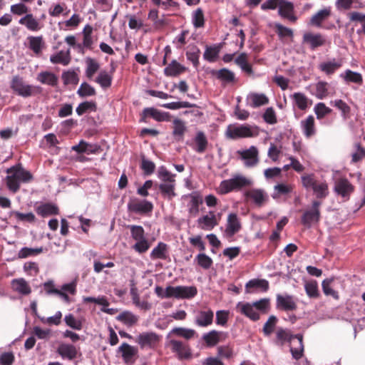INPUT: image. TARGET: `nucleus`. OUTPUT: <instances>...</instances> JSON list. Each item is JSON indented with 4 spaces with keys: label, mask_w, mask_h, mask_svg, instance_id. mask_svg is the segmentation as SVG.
<instances>
[{
    "label": "nucleus",
    "mask_w": 365,
    "mask_h": 365,
    "mask_svg": "<svg viewBox=\"0 0 365 365\" xmlns=\"http://www.w3.org/2000/svg\"><path fill=\"white\" fill-rule=\"evenodd\" d=\"M6 184L9 189L13 192H16L20 187V184L27 183L32 180V175L26 170L21 165H14L6 170Z\"/></svg>",
    "instance_id": "f257e3e1"
},
{
    "label": "nucleus",
    "mask_w": 365,
    "mask_h": 365,
    "mask_svg": "<svg viewBox=\"0 0 365 365\" xmlns=\"http://www.w3.org/2000/svg\"><path fill=\"white\" fill-rule=\"evenodd\" d=\"M258 134L257 127L249 124H231L227 127L225 131L226 137L232 140L253 138L257 136Z\"/></svg>",
    "instance_id": "f03ea898"
},
{
    "label": "nucleus",
    "mask_w": 365,
    "mask_h": 365,
    "mask_svg": "<svg viewBox=\"0 0 365 365\" xmlns=\"http://www.w3.org/2000/svg\"><path fill=\"white\" fill-rule=\"evenodd\" d=\"M251 180L242 175H235L232 178L222 181L218 187L221 194H227L232 190H239L252 185Z\"/></svg>",
    "instance_id": "7ed1b4c3"
},
{
    "label": "nucleus",
    "mask_w": 365,
    "mask_h": 365,
    "mask_svg": "<svg viewBox=\"0 0 365 365\" xmlns=\"http://www.w3.org/2000/svg\"><path fill=\"white\" fill-rule=\"evenodd\" d=\"M303 186L307 189H312L318 198H324L327 196L328 185L325 182H319L314 179L313 175H307L302 177Z\"/></svg>",
    "instance_id": "20e7f679"
},
{
    "label": "nucleus",
    "mask_w": 365,
    "mask_h": 365,
    "mask_svg": "<svg viewBox=\"0 0 365 365\" xmlns=\"http://www.w3.org/2000/svg\"><path fill=\"white\" fill-rule=\"evenodd\" d=\"M197 293L195 286H168L167 295L176 299H191Z\"/></svg>",
    "instance_id": "39448f33"
},
{
    "label": "nucleus",
    "mask_w": 365,
    "mask_h": 365,
    "mask_svg": "<svg viewBox=\"0 0 365 365\" xmlns=\"http://www.w3.org/2000/svg\"><path fill=\"white\" fill-rule=\"evenodd\" d=\"M237 153L246 168H253L259 163V150L256 146L252 145L247 149L238 150Z\"/></svg>",
    "instance_id": "423d86ee"
},
{
    "label": "nucleus",
    "mask_w": 365,
    "mask_h": 365,
    "mask_svg": "<svg viewBox=\"0 0 365 365\" xmlns=\"http://www.w3.org/2000/svg\"><path fill=\"white\" fill-rule=\"evenodd\" d=\"M321 202L317 200L313 201L312 207L304 211L302 216V223L307 227H310L313 224L317 223L320 219L319 207Z\"/></svg>",
    "instance_id": "0eeeda50"
},
{
    "label": "nucleus",
    "mask_w": 365,
    "mask_h": 365,
    "mask_svg": "<svg viewBox=\"0 0 365 365\" xmlns=\"http://www.w3.org/2000/svg\"><path fill=\"white\" fill-rule=\"evenodd\" d=\"M160 340V336L153 331L140 333L135 338V342L139 344L141 349H154L157 346Z\"/></svg>",
    "instance_id": "6e6552de"
},
{
    "label": "nucleus",
    "mask_w": 365,
    "mask_h": 365,
    "mask_svg": "<svg viewBox=\"0 0 365 365\" xmlns=\"http://www.w3.org/2000/svg\"><path fill=\"white\" fill-rule=\"evenodd\" d=\"M11 88L19 96L24 98L31 96L34 93V88L29 84H26L22 78L19 76L13 77L11 82Z\"/></svg>",
    "instance_id": "1a4fd4ad"
},
{
    "label": "nucleus",
    "mask_w": 365,
    "mask_h": 365,
    "mask_svg": "<svg viewBox=\"0 0 365 365\" xmlns=\"http://www.w3.org/2000/svg\"><path fill=\"white\" fill-rule=\"evenodd\" d=\"M214 312L210 308H204L195 312V323L200 327H207L213 322Z\"/></svg>",
    "instance_id": "9d476101"
},
{
    "label": "nucleus",
    "mask_w": 365,
    "mask_h": 365,
    "mask_svg": "<svg viewBox=\"0 0 365 365\" xmlns=\"http://www.w3.org/2000/svg\"><path fill=\"white\" fill-rule=\"evenodd\" d=\"M241 223L239 217L235 213H230L227 216L225 235L230 238L241 230Z\"/></svg>",
    "instance_id": "9b49d317"
},
{
    "label": "nucleus",
    "mask_w": 365,
    "mask_h": 365,
    "mask_svg": "<svg viewBox=\"0 0 365 365\" xmlns=\"http://www.w3.org/2000/svg\"><path fill=\"white\" fill-rule=\"evenodd\" d=\"M278 14L284 19H287L291 22H296L297 17L294 15V4L287 0H282L278 9Z\"/></svg>",
    "instance_id": "f8f14e48"
},
{
    "label": "nucleus",
    "mask_w": 365,
    "mask_h": 365,
    "mask_svg": "<svg viewBox=\"0 0 365 365\" xmlns=\"http://www.w3.org/2000/svg\"><path fill=\"white\" fill-rule=\"evenodd\" d=\"M128 210L136 214H145L152 211L153 205L146 200H132L128 203Z\"/></svg>",
    "instance_id": "ddd939ff"
},
{
    "label": "nucleus",
    "mask_w": 365,
    "mask_h": 365,
    "mask_svg": "<svg viewBox=\"0 0 365 365\" xmlns=\"http://www.w3.org/2000/svg\"><path fill=\"white\" fill-rule=\"evenodd\" d=\"M277 308L284 311H294L297 309V304L291 295L277 294L276 299Z\"/></svg>",
    "instance_id": "4468645a"
},
{
    "label": "nucleus",
    "mask_w": 365,
    "mask_h": 365,
    "mask_svg": "<svg viewBox=\"0 0 365 365\" xmlns=\"http://www.w3.org/2000/svg\"><path fill=\"white\" fill-rule=\"evenodd\" d=\"M19 24L24 26L31 31H38L43 28V24L32 14H26L19 20Z\"/></svg>",
    "instance_id": "2eb2a0df"
},
{
    "label": "nucleus",
    "mask_w": 365,
    "mask_h": 365,
    "mask_svg": "<svg viewBox=\"0 0 365 365\" xmlns=\"http://www.w3.org/2000/svg\"><path fill=\"white\" fill-rule=\"evenodd\" d=\"M197 222L199 227L204 230H212L218 225V220L212 211H210L207 215L198 218Z\"/></svg>",
    "instance_id": "dca6fc26"
},
{
    "label": "nucleus",
    "mask_w": 365,
    "mask_h": 365,
    "mask_svg": "<svg viewBox=\"0 0 365 365\" xmlns=\"http://www.w3.org/2000/svg\"><path fill=\"white\" fill-rule=\"evenodd\" d=\"M246 197L259 207L262 206L269 199L268 195L262 189H252L246 192Z\"/></svg>",
    "instance_id": "f3484780"
},
{
    "label": "nucleus",
    "mask_w": 365,
    "mask_h": 365,
    "mask_svg": "<svg viewBox=\"0 0 365 365\" xmlns=\"http://www.w3.org/2000/svg\"><path fill=\"white\" fill-rule=\"evenodd\" d=\"M28 47L34 53L39 56L45 48V42L42 36H30L27 37Z\"/></svg>",
    "instance_id": "a211bd4d"
},
{
    "label": "nucleus",
    "mask_w": 365,
    "mask_h": 365,
    "mask_svg": "<svg viewBox=\"0 0 365 365\" xmlns=\"http://www.w3.org/2000/svg\"><path fill=\"white\" fill-rule=\"evenodd\" d=\"M303 43L309 44L311 49L314 50L325 43V38L320 34L308 32L303 35Z\"/></svg>",
    "instance_id": "6ab92c4d"
},
{
    "label": "nucleus",
    "mask_w": 365,
    "mask_h": 365,
    "mask_svg": "<svg viewBox=\"0 0 365 365\" xmlns=\"http://www.w3.org/2000/svg\"><path fill=\"white\" fill-rule=\"evenodd\" d=\"M185 197L190 199L187 205L188 212L190 216L195 217L199 212L200 205L202 203L201 195L198 192H193L188 195H185Z\"/></svg>",
    "instance_id": "aec40b11"
},
{
    "label": "nucleus",
    "mask_w": 365,
    "mask_h": 365,
    "mask_svg": "<svg viewBox=\"0 0 365 365\" xmlns=\"http://www.w3.org/2000/svg\"><path fill=\"white\" fill-rule=\"evenodd\" d=\"M57 353L63 358L73 360L76 358L78 351L76 347L71 344L61 343L57 349Z\"/></svg>",
    "instance_id": "412c9836"
},
{
    "label": "nucleus",
    "mask_w": 365,
    "mask_h": 365,
    "mask_svg": "<svg viewBox=\"0 0 365 365\" xmlns=\"http://www.w3.org/2000/svg\"><path fill=\"white\" fill-rule=\"evenodd\" d=\"M118 351L122 354V357L127 364L133 363V358L138 354V349L127 343H123L118 347Z\"/></svg>",
    "instance_id": "4be33fe9"
},
{
    "label": "nucleus",
    "mask_w": 365,
    "mask_h": 365,
    "mask_svg": "<svg viewBox=\"0 0 365 365\" xmlns=\"http://www.w3.org/2000/svg\"><path fill=\"white\" fill-rule=\"evenodd\" d=\"M71 150L81 154H95L98 152L100 147L97 145L90 144L84 140H81L78 145L71 147Z\"/></svg>",
    "instance_id": "5701e85b"
},
{
    "label": "nucleus",
    "mask_w": 365,
    "mask_h": 365,
    "mask_svg": "<svg viewBox=\"0 0 365 365\" xmlns=\"http://www.w3.org/2000/svg\"><path fill=\"white\" fill-rule=\"evenodd\" d=\"M170 345L173 352H176L180 359H188L191 356L189 348L182 342L172 339L170 341Z\"/></svg>",
    "instance_id": "b1692460"
},
{
    "label": "nucleus",
    "mask_w": 365,
    "mask_h": 365,
    "mask_svg": "<svg viewBox=\"0 0 365 365\" xmlns=\"http://www.w3.org/2000/svg\"><path fill=\"white\" fill-rule=\"evenodd\" d=\"M354 187L348 180L340 178L335 182L334 190L342 197H347L353 191Z\"/></svg>",
    "instance_id": "393cba45"
},
{
    "label": "nucleus",
    "mask_w": 365,
    "mask_h": 365,
    "mask_svg": "<svg viewBox=\"0 0 365 365\" xmlns=\"http://www.w3.org/2000/svg\"><path fill=\"white\" fill-rule=\"evenodd\" d=\"M331 13L330 7L324 8L312 16L309 24L312 26L320 27L322 22L331 16Z\"/></svg>",
    "instance_id": "a878e982"
},
{
    "label": "nucleus",
    "mask_w": 365,
    "mask_h": 365,
    "mask_svg": "<svg viewBox=\"0 0 365 365\" xmlns=\"http://www.w3.org/2000/svg\"><path fill=\"white\" fill-rule=\"evenodd\" d=\"M303 134L307 138H311L316 133L314 118L313 115H309L306 119L300 123Z\"/></svg>",
    "instance_id": "bb28decb"
},
{
    "label": "nucleus",
    "mask_w": 365,
    "mask_h": 365,
    "mask_svg": "<svg viewBox=\"0 0 365 365\" xmlns=\"http://www.w3.org/2000/svg\"><path fill=\"white\" fill-rule=\"evenodd\" d=\"M12 289L23 295H28L31 292V288L29 283L24 279H14L11 281Z\"/></svg>",
    "instance_id": "cd10ccee"
},
{
    "label": "nucleus",
    "mask_w": 365,
    "mask_h": 365,
    "mask_svg": "<svg viewBox=\"0 0 365 365\" xmlns=\"http://www.w3.org/2000/svg\"><path fill=\"white\" fill-rule=\"evenodd\" d=\"M237 307L240 309L241 313L245 314L246 317H249L253 321H257L259 319V314L257 312L254 305L250 303H241L239 302L237 305Z\"/></svg>",
    "instance_id": "c85d7f7f"
},
{
    "label": "nucleus",
    "mask_w": 365,
    "mask_h": 365,
    "mask_svg": "<svg viewBox=\"0 0 365 365\" xmlns=\"http://www.w3.org/2000/svg\"><path fill=\"white\" fill-rule=\"evenodd\" d=\"M151 117L157 121H163L165 117L163 113L154 108H146L143 110L140 122L147 123V118Z\"/></svg>",
    "instance_id": "c756f323"
},
{
    "label": "nucleus",
    "mask_w": 365,
    "mask_h": 365,
    "mask_svg": "<svg viewBox=\"0 0 365 365\" xmlns=\"http://www.w3.org/2000/svg\"><path fill=\"white\" fill-rule=\"evenodd\" d=\"M303 337L302 334L294 335V343L291 344V353L294 359H299L304 351Z\"/></svg>",
    "instance_id": "7c9ffc66"
},
{
    "label": "nucleus",
    "mask_w": 365,
    "mask_h": 365,
    "mask_svg": "<svg viewBox=\"0 0 365 365\" xmlns=\"http://www.w3.org/2000/svg\"><path fill=\"white\" fill-rule=\"evenodd\" d=\"M36 211L38 215L46 217L50 215H57L58 213V208L52 203H43L36 207Z\"/></svg>",
    "instance_id": "2f4dec72"
},
{
    "label": "nucleus",
    "mask_w": 365,
    "mask_h": 365,
    "mask_svg": "<svg viewBox=\"0 0 365 365\" xmlns=\"http://www.w3.org/2000/svg\"><path fill=\"white\" fill-rule=\"evenodd\" d=\"M250 106L252 108L259 107L266 105L269 102L268 98L263 93H252L247 96Z\"/></svg>",
    "instance_id": "473e14b6"
},
{
    "label": "nucleus",
    "mask_w": 365,
    "mask_h": 365,
    "mask_svg": "<svg viewBox=\"0 0 365 365\" xmlns=\"http://www.w3.org/2000/svg\"><path fill=\"white\" fill-rule=\"evenodd\" d=\"M291 97L294 101V106L297 107L301 110H305L310 104L308 98L302 93H294Z\"/></svg>",
    "instance_id": "72a5a7b5"
},
{
    "label": "nucleus",
    "mask_w": 365,
    "mask_h": 365,
    "mask_svg": "<svg viewBox=\"0 0 365 365\" xmlns=\"http://www.w3.org/2000/svg\"><path fill=\"white\" fill-rule=\"evenodd\" d=\"M212 73L217 78L225 83H232L235 81V73L227 68L213 71Z\"/></svg>",
    "instance_id": "f704fd0d"
},
{
    "label": "nucleus",
    "mask_w": 365,
    "mask_h": 365,
    "mask_svg": "<svg viewBox=\"0 0 365 365\" xmlns=\"http://www.w3.org/2000/svg\"><path fill=\"white\" fill-rule=\"evenodd\" d=\"M340 77L342 78L346 83H354L359 85L363 83L361 74L349 69L346 70L344 73H341Z\"/></svg>",
    "instance_id": "c9c22d12"
},
{
    "label": "nucleus",
    "mask_w": 365,
    "mask_h": 365,
    "mask_svg": "<svg viewBox=\"0 0 365 365\" xmlns=\"http://www.w3.org/2000/svg\"><path fill=\"white\" fill-rule=\"evenodd\" d=\"M235 63L247 74H252V66L248 62V56L245 53H240L235 60Z\"/></svg>",
    "instance_id": "e433bc0d"
},
{
    "label": "nucleus",
    "mask_w": 365,
    "mask_h": 365,
    "mask_svg": "<svg viewBox=\"0 0 365 365\" xmlns=\"http://www.w3.org/2000/svg\"><path fill=\"white\" fill-rule=\"evenodd\" d=\"M223 334L222 331L212 330L202 336V339L209 346H215L220 341V336Z\"/></svg>",
    "instance_id": "4c0bfd02"
},
{
    "label": "nucleus",
    "mask_w": 365,
    "mask_h": 365,
    "mask_svg": "<svg viewBox=\"0 0 365 365\" xmlns=\"http://www.w3.org/2000/svg\"><path fill=\"white\" fill-rule=\"evenodd\" d=\"M50 61L53 63H61L66 66L71 61L70 51H60L56 54L51 56Z\"/></svg>",
    "instance_id": "58836bf2"
},
{
    "label": "nucleus",
    "mask_w": 365,
    "mask_h": 365,
    "mask_svg": "<svg viewBox=\"0 0 365 365\" xmlns=\"http://www.w3.org/2000/svg\"><path fill=\"white\" fill-rule=\"evenodd\" d=\"M185 68L173 60L165 69L164 73L168 76H175L182 73Z\"/></svg>",
    "instance_id": "ea45409f"
},
{
    "label": "nucleus",
    "mask_w": 365,
    "mask_h": 365,
    "mask_svg": "<svg viewBox=\"0 0 365 365\" xmlns=\"http://www.w3.org/2000/svg\"><path fill=\"white\" fill-rule=\"evenodd\" d=\"M245 288L247 292H251V288L259 289L266 292L269 288V282L266 279H252L246 284Z\"/></svg>",
    "instance_id": "a19ab883"
},
{
    "label": "nucleus",
    "mask_w": 365,
    "mask_h": 365,
    "mask_svg": "<svg viewBox=\"0 0 365 365\" xmlns=\"http://www.w3.org/2000/svg\"><path fill=\"white\" fill-rule=\"evenodd\" d=\"M116 319L129 327L135 324L138 321V317L130 312H122L116 317Z\"/></svg>",
    "instance_id": "79ce46f5"
},
{
    "label": "nucleus",
    "mask_w": 365,
    "mask_h": 365,
    "mask_svg": "<svg viewBox=\"0 0 365 365\" xmlns=\"http://www.w3.org/2000/svg\"><path fill=\"white\" fill-rule=\"evenodd\" d=\"M277 341L276 343L279 345H283L286 341H289L291 344L294 343V336L290 335L287 329H279L276 333Z\"/></svg>",
    "instance_id": "37998d69"
},
{
    "label": "nucleus",
    "mask_w": 365,
    "mask_h": 365,
    "mask_svg": "<svg viewBox=\"0 0 365 365\" xmlns=\"http://www.w3.org/2000/svg\"><path fill=\"white\" fill-rule=\"evenodd\" d=\"M37 80L43 84L54 86L57 84L58 78L51 72H41L38 75Z\"/></svg>",
    "instance_id": "c03bdc74"
},
{
    "label": "nucleus",
    "mask_w": 365,
    "mask_h": 365,
    "mask_svg": "<svg viewBox=\"0 0 365 365\" xmlns=\"http://www.w3.org/2000/svg\"><path fill=\"white\" fill-rule=\"evenodd\" d=\"M341 63L340 62L333 60L320 63L319 68L326 74L330 75L334 73L336 70L341 67Z\"/></svg>",
    "instance_id": "a18cd8bd"
},
{
    "label": "nucleus",
    "mask_w": 365,
    "mask_h": 365,
    "mask_svg": "<svg viewBox=\"0 0 365 365\" xmlns=\"http://www.w3.org/2000/svg\"><path fill=\"white\" fill-rule=\"evenodd\" d=\"M173 134L178 140L182 139L185 132L187 130L185 123L184 121L180 119H175L173 122Z\"/></svg>",
    "instance_id": "49530a36"
},
{
    "label": "nucleus",
    "mask_w": 365,
    "mask_h": 365,
    "mask_svg": "<svg viewBox=\"0 0 365 365\" xmlns=\"http://www.w3.org/2000/svg\"><path fill=\"white\" fill-rule=\"evenodd\" d=\"M175 182H162L159 185V189L160 190L163 195L171 200L175 196Z\"/></svg>",
    "instance_id": "de8ad7c7"
},
{
    "label": "nucleus",
    "mask_w": 365,
    "mask_h": 365,
    "mask_svg": "<svg viewBox=\"0 0 365 365\" xmlns=\"http://www.w3.org/2000/svg\"><path fill=\"white\" fill-rule=\"evenodd\" d=\"M167 253V245L163 242H159L158 245L153 248L150 253V257L153 259H166Z\"/></svg>",
    "instance_id": "09e8293b"
},
{
    "label": "nucleus",
    "mask_w": 365,
    "mask_h": 365,
    "mask_svg": "<svg viewBox=\"0 0 365 365\" xmlns=\"http://www.w3.org/2000/svg\"><path fill=\"white\" fill-rule=\"evenodd\" d=\"M195 142L196 144L195 150L197 153H202L206 150L207 145V140L203 132L199 131L197 133L195 138Z\"/></svg>",
    "instance_id": "8fccbe9b"
},
{
    "label": "nucleus",
    "mask_w": 365,
    "mask_h": 365,
    "mask_svg": "<svg viewBox=\"0 0 365 365\" xmlns=\"http://www.w3.org/2000/svg\"><path fill=\"white\" fill-rule=\"evenodd\" d=\"M130 294L133 300V304L140 307V309L148 310L150 309V304L146 302L140 300V296L138 292V289H130Z\"/></svg>",
    "instance_id": "3c124183"
},
{
    "label": "nucleus",
    "mask_w": 365,
    "mask_h": 365,
    "mask_svg": "<svg viewBox=\"0 0 365 365\" xmlns=\"http://www.w3.org/2000/svg\"><path fill=\"white\" fill-rule=\"evenodd\" d=\"M43 252L42 247L31 248L23 247L18 252V257L19 259H24L31 256H36Z\"/></svg>",
    "instance_id": "603ef678"
},
{
    "label": "nucleus",
    "mask_w": 365,
    "mask_h": 365,
    "mask_svg": "<svg viewBox=\"0 0 365 365\" xmlns=\"http://www.w3.org/2000/svg\"><path fill=\"white\" fill-rule=\"evenodd\" d=\"M195 334V330L183 327L173 328L170 332V334H175L178 336L183 337L186 339H190L192 338Z\"/></svg>",
    "instance_id": "864d4df0"
},
{
    "label": "nucleus",
    "mask_w": 365,
    "mask_h": 365,
    "mask_svg": "<svg viewBox=\"0 0 365 365\" xmlns=\"http://www.w3.org/2000/svg\"><path fill=\"white\" fill-rule=\"evenodd\" d=\"M304 289L307 294L310 298H317L319 295L318 284L315 280H311L305 283Z\"/></svg>",
    "instance_id": "5fc2aeb1"
},
{
    "label": "nucleus",
    "mask_w": 365,
    "mask_h": 365,
    "mask_svg": "<svg viewBox=\"0 0 365 365\" xmlns=\"http://www.w3.org/2000/svg\"><path fill=\"white\" fill-rule=\"evenodd\" d=\"M96 81L100 84L102 88H106L110 87L111 85L112 76L107 71H101Z\"/></svg>",
    "instance_id": "6e6d98bb"
},
{
    "label": "nucleus",
    "mask_w": 365,
    "mask_h": 365,
    "mask_svg": "<svg viewBox=\"0 0 365 365\" xmlns=\"http://www.w3.org/2000/svg\"><path fill=\"white\" fill-rule=\"evenodd\" d=\"M200 53V49L195 46H190V50L186 52L187 59L192 63L195 68L199 65Z\"/></svg>",
    "instance_id": "4d7b16f0"
},
{
    "label": "nucleus",
    "mask_w": 365,
    "mask_h": 365,
    "mask_svg": "<svg viewBox=\"0 0 365 365\" xmlns=\"http://www.w3.org/2000/svg\"><path fill=\"white\" fill-rule=\"evenodd\" d=\"M77 94L81 98L93 96L96 95V90L93 86L84 82L81 83L78 89Z\"/></svg>",
    "instance_id": "13d9d810"
},
{
    "label": "nucleus",
    "mask_w": 365,
    "mask_h": 365,
    "mask_svg": "<svg viewBox=\"0 0 365 365\" xmlns=\"http://www.w3.org/2000/svg\"><path fill=\"white\" fill-rule=\"evenodd\" d=\"M219 52L217 46H206L203 58L209 62H214L217 58Z\"/></svg>",
    "instance_id": "bf43d9fd"
},
{
    "label": "nucleus",
    "mask_w": 365,
    "mask_h": 365,
    "mask_svg": "<svg viewBox=\"0 0 365 365\" xmlns=\"http://www.w3.org/2000/svg\"><path fill=\"white\" fill-rule=\"evenodd\" d=\"M96 110V104L93 101H85L78 105L76 111L78 115H82L88 111H95Z\"/></svg>",
    "instance_id": "052dcab7"
},
{
    "label": "nucleus",
    "mask_w": 365,
    "mask_h": 365,
    "mask_svg": "<svg viewBox=\"0 0 365 365\" xmlns=\"http://www.w3.org/2000/svg\"><path fill=\"white\" fill-rule=\"evenodd\" d=\"M10 11L13 14L17 16L29 14V8L22 1L11 6Z\"/></svg>",
    "instance_id": "680f3d73"
},
{
    "label": "nucleus",
    "mask_w": 365,
    "mask_h": 365,
    "mask_svg": "<svg viewBox=\"0 0 365 365\" xmlns=\"http://www.w3.org/2000/svg\"><path fill=\"white\" fill-rule=\"evenodd\" d=\"M175 174H172L164 167H160L158 170V178L163 182H175Z\"/></svg>",
    "instance_id": "e2e57ef3"
},
{
    "label": "nucleus",
    "mask_w": 365,
    "mask_h": 365,
    "mask_svg": "<svg viewBox=\"0 0 365 365\" xmlns=\"http://www.w3.org/2000/svg\"><path fill=\"white\" fill-rule=\"evenodd\" d=\"M277 319L275 316H270L263 327V333L265 336H269L276 327Z\"/></svg>",
    "instance_id": "0e129e2a"
},
{
    "label": "nucleus",
    "mask_w": 365,
    "mask_h": 365,
    "mask_svg": "<svg viewBox=\"0 0 365 365\" xmlns=\"http://www.w3.org/2000/svg\"><path fill=\"white\" fill-rule=\"evenodd\" d=\"M314 110L318 119H322L325 115L329 114L331 112V110L327 107L324 103H317Z\"/></svg>",
    "instance_id": "69168bd1"
},
{
    "label": "nucleus",
    "mask_w": 365,
    "mask_h": 365,
    "mask_svg": "<svg viewBox=\"0 0 365 365\" xmlns=\"http://www.w3.org/2000/svg\"><path fill=\"white\" fill-rule=\"evenodd\" d=\"M64 321L66 324L71 328L76 330H81L82 329V322L76 319L71 314L65 316Z\"/></svg>",
    "instance_id": "338daca9"
},
{
    "label": "nucleus",
    "mask_w": 365,
    "mask_h": 365,
    "mask_svg": "<svg viewBox=\"0 0 365 365\" xmlns=\"http://www.w3.org/2000/svg\"><path fill=\"white\" fill-rule=\"evenodd\" d=\"M315 96L319 99H323L328 96L327 83L320 81L316 84Z\"/></svg>",
    "instance_id": "774afa93"
}]
</instances>
